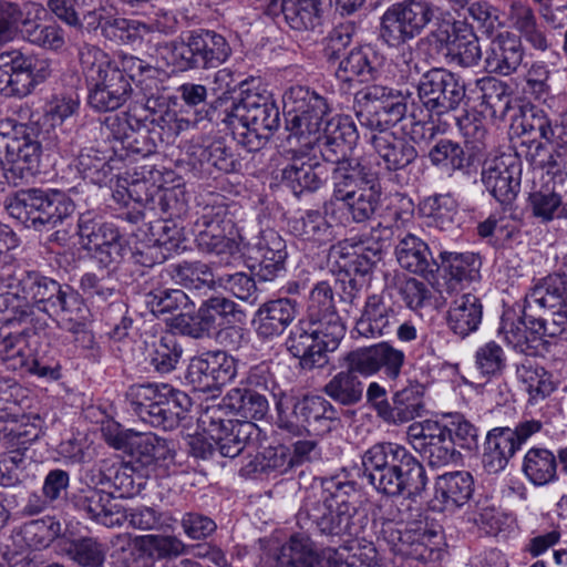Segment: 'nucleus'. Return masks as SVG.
Returning <instances> with one entry per match:
<instances>
[{
  "instance_id": "f257e3e1",
  "label": "nucleus",
  "mask_w": 567,
  "mask_h": 567,
  "mask_svg": "<svg viewBox=\"0 0 567 567\" xmlns=\"http://www.w3.org/2000/svg\"><path fill=\"white\" fill-rule=\"evenodd\" d=\"M282 103L289 115V140L293 136L302 146L317 148L330 164L350 159L349 155L359 136L350 117L333 116L326 120L330 112L327 100L301 85L286 90Z\"/></svg>"
},
{
  "instance_id": "f03ea898",
  "label": "nucleus",
  "mask_w": 567,
  "mask_h": 567,
  "mask_svg": "<svg viewBox=\"0 0 567 567\" xmlns=\"http://www.w3.org/2000/svg\"><path fill=\"white\" fill-rule=\"evenodd\" d=\"M411 95L409 90L394 91L382 85L365 86L354 95L360 123L379 131L370 142L388 171L404 169L417 158V151L410 141L388 131L404 118L408 112L405 100Z\"/></svg>"
},
{
  "instance_id": "7ed1b4c3",
  "label": "nucleus",
  "mask_w": 567,
  "mask_h": 567,
  "mask_svg": "<svg viewBox=\"0 0 567 567\" xmlns=\"http://www.w3.org/2000/svg\"><path fill=\"white\" fill-rule=\"evenodd\" d=\"M358 504L354 482L326 478L319 491L313 489L305 497L297 523L302 529H316L328 536H359L368 517L359 512Z\"/></svg>"
},
{
  "instance_id": "20e7f679",
  "label": "nucleus",
  "mask_w": 567,
  "mask_h": 567,
  "mask_svg": "<svg viewBox=\"0 0 567 567\" xmlns=\"http://www.w3.org/2000/svg\"><path fill=\"white\" fill-rule=\"evenodd\" d=\"M209 121L226 124L231 130L245 128L241 135L247 144H252V137L266 141L279 127V109L271 95L252 82L240 83L237 96L224 94L218 96L207 111Z\"/></svg>"
},
{
  "instance_id": "39448f33",
  "label": "nucleus",
  "mask_w": 567,
  "mask_h": 567,
  "mask_svg": "<svg viewBox=\"0 0 567 567\" xmlns=\"http://www.w3.org/2000/svg\"><path fill=\"white\" fill-rule=\"evenodd\" d=\"M126 398L141 421L164 430L178 426L192 406V400L185 392L166 383L132 385Z\"/></svg>"
},
{
  "instance_id": "423d86ee",
  "label": "nucleus",
  "mask_w": 567,
  "mask_h": 567,
  "mask_svg": "<svg viewBox=\"0 0 567 567\" xmlns=\"http://www.w3.org/2000/svg\"><path fill=\"white\" fill-rule=\"evenodd\" d=\"M4 207L9 215L28 228L49 230L74 213V203L55 189H21L8 197Z\"/></svg>"
},
{
  "instance_id": "0eeeda50",
  "label": "nucleus",
  "mask_w": 567,
  "mask_h": 567,
  "mask_svg": "<svg viewBox=\"0 0 567 567\" xmlns=\"http://www.w3.org/2000/svg\"><path fill=\"white\" fill-rule=\"evenodd\" d=\"M173 64L181 71L216 69L231 55L226 38L213 30L189 31L169 44Z\"/></svg>"
},
{
  "instance_id": "6e6552de",
  "label": "nucleus",
  "mask_w": 567,
  "mask_h": 567,
  "mask_svg": "<svg viewBox=\"0 0 567 567\" xmlns=\"http://www.w3.org/2000/svg\"><path fill=\"white\" fill-rule=\"evenodd\" d=\"M427 0H402L391 4L381 17L380 37L390 47H400L420 35L435 17Z\"/></svg>"
},
{
  "instance_id": "1a4fd4ad",
  "label": "nucleus",
  "mask_w": 567,
  "mask_h": 567,
  "mask_svg": "<svg viewBox=\"0 0 567 567\" xmlns=\"http://www.w3.org/2000/svg\"><path fill=\"white\" fill-rule=\"evenodd\" d=\"M41 155L40 142L33 130L16 128L0 134V169L8 183L17 186L37 169Z\"/></svg>"
},
{
  "instance_id": "9d476101",
  "label": "nucleus",
  "mask_w": 567,
  "mask_h": 567,
  "mask_svg": "<svg viewBox=\"0 0 567 567\" xmlns=\"http://www.w3.org/2000/svg\"><path fill=\"white\" fill-rule=\"evenodd\" d=\"M416 87L422 105L430 113L439 116L467 103L464 81L443 68H433L423 73Z\"/></svg>"
},
{
  "instance_id": "9b49d317",
  "label": "nucleus",
  "mask_w": 567,
  "mask_h": 567,
  "mask_svg": "<svg viewBox=\"0 0 567 567\" xmlns=\"http://www.w3.org/2000/svg\"><path fill=\"white\" fill-rule=\"evenodd\" d=\"M198 422L215 442L216 453L229 458L236 457L245 450L256 427L250 421L229 419L228 412L220 404L206 406Z\"/></svg>"
},
{
  "instance_id": "f8f14e48",
  "label": "nucleus",
  "mask_w": 567,
  "mask_h": 567,
  "mask_svg": "<svg viewBox=\"0 0 567 567\" xmlns=\"http://www.w3.org/2000/svg\"><path fill=\"white\" fill-rule=\"evenodd\" d=\"M342 336H331L323 326L299 322L295 326L286 340V348L290 354L299 359V365L305 370L323 368L329 362V352L339 347Z\"/></svg>"
},
{
  "instance_id": "ddd939ff",
  "label": "nucleus",
  "mask_w": 567,
  "mask_h": 567,
  "mask_svg": "<svg viewBox=\"0 0 567 567\" xmlns=\"http://www.w3.org/2000/svg\"><path fill=\"white\" fill-rule=\"evenodd\" d=\"M543 423L538 420H525L515 425L497 426L486 434L482 463L489 474H497L506 468L509 460L527 440L540 432Z\"/></svg>"
},
{
  "instance_id": "4468645a",
  "label": "nucleus",
  "mask_w": 567,
  "mask_h": 567,
  "mask_svg": "<svg viewBox=\"0 0 567 567\" xmlns=\"http://www.w3.org/2000/svg\"><path fill=\"white\" fill-rule=\"evenodd\" d=\"M18 30L27 41L47 50L58 51L65 44L64 31L60 25L22 19L17 4L0 2V45L10 41Z\"/></svg>"
},
{
  "instance_id": "2eb2a0df",
  "label": "nucleus",
  "mask_w": 567,
  "mask_h": 567,
  "mask_svg": "<svg viewBox=\"0 0 567 567\" xmlns=\"http://www.w3.org/2000/svg\"><path fill=\"white\" fill-rule=\"evenodd\" d=\"M197 247L207 254L228 257L238 252V243L231 237L234 220L224 205L205 207L197 219Z\"/></svg>"
},
{
  "instance_id": "dca6fc26",
  "label": "nucleus",
  "mask_w": 567,
  "mask_h": 567,
  "mask_svg": "<svg viewBox=\"0 0 567 567\" xmlns=\"http://www.w3.org/2000/svg\"><path fill=\"white\" fill-rule=\"evenodd\" d=\"M282 401L277 403L280 427L289 432H297L299 423L317 435H323L340 425L339 411L327 399L320 395H306L292 404V415L296 422L285 420L282 415Z\"/></svg>"
},
{
  "instance_id": "f3484780",
  "label": "nucleus",
  "mask_w": 567,
  "mask_h": 567,
  "mask_svg": "<svg viewBox=\"0 0 567 567\" xmlns=\"http://www.w3.org/2000/svg\"><path fill=\"white\" fill-rule=\"evenodd\" d=\"M78 228L83 248L101 265L109 267L120 262L125 245L116 226L95 220L87 213L80 216Z\"/></svg>"
},
{
  "instance_id": "a211bd4d",
  "label": "nucleus",
  "mask_w": 567,
  "mask_h": 567,
  "mask_svg": "<svg viewBox=\"0 0 567 567\" xmlns=\"http://www.w3.org/2000/svg\"><path fill=\"white\" fill-rule=\"evenodd\" d=\"M236 374V359L225 351L216 350L192 358L185 379L195 390L208 392L229 383Z\"/></svg>"
},
{
  "instance_id": "6ab92c4d",
  "label": "nucleus",
  "mask_w": 567,
  "mask_h": 567,
  "mask_svg": "<svg viewBox=\"0 0 567 567\" xmlns=\"http://www.w3.org/2000/svg\"><path fill=\"white\" fill-rule=\"evenodd\" d=\"M522 164L512 155L487 159L482 171V182L493 197L503 205L512 204L520 187Z\"/></svg>"
},
{
  "instance_id": "aec40b11",
  "label": "nucleus",
  "mask_w": 567,
  "mask_h": 567,
  "mask_svg": "<svg viewBox=\"0 0 567 567\" xmlns=\"http://www.w3.org/2000/svg\"><path fill=\"white\" fill-rule=\"evenodd\" d=\"M400 310V305L393 301L390 293H373L365 300L355 330L367 338L392 334L401 321Z\"/></svg>"
},
{
  "instance_id": "412c9836",
  "label": "nucleus",
  "mask_w": 567,
  "mask_h": 567,
  "mask_svg": "<svg viewBox=\"0 0 567 567\" xmlns=\"http://www.w3.org/2000/svg\"><path fill=\"white\" fill-rule=\"evenodd\" d=\"M52 303L49 308H43V311L50 316L58 318V323L62 329H65L75 336V341H83L84 347L90 348L93 343L92 334L85 328V318L87 309L83 299L69 285H61Z\"/></svg>"
},
{
  "instance_id": "4be33fe9",
  "label": "nucleus",
  "mask_w": 567,
  "mask_h": 567,
  "mask_svg": "<svg viewBox=\"0 0 567 567\" xmlns=\"http://www.w3.org/2000/svg\"><path fill=\"white\" fill-rule=\"evenodd\" d=\"M93 87L89 94L90 105L101 112L120 109L131 96L133 90L117 68L115 61L100 70V74L91 81Z\"/></svg>"
},
{
  "instance_id": "5701e85b",
  "label": "nucleus",
  "mask_w": 567,
  "mask_h": 567,
  "mask_svg": "<svg viewBox=\"0 0 567 567\" xmlns=\"http://www.w3.org/2000/svg\"><path fill=\"white\" fill-rule=\"evenodd\" d=\"M331 255L341 272L364 277L382 259V245L370 239H346L333 246Z\"/></svg>"
},
{
  "instance_id": "b1692460",
  "label": "nucleus",
  "mask_w": 567,
  "mask_h": 567,
  "mask_svg": "<svg viewBox=\"0 0 567 567\" xmlns=\"http://www.w3.org/2000/svg\"><path fill=\"white\" fill-rule=\"evenodd\" d=\"M406 449L392 442L378 443L367 450L362 455L363 476L381 494H385L390 477Z\"/></svg>"
},
{
  "instance_id": "393cba45",
  "label": "nucleus",
  "mask_w": 567,
  "mask_h": 567,
  "mask_svg": "<svg viewBox=\"0 0 567 567\" xmlns=\"http://www.w3.org/2000/svg\"><path fill=\"white\" fill-rule=\"evenodd\" d=\"M404 359L403 351L386 342L349 352L351 367L363 377H370L382 371L386 378L394 380L401 373Z\"/></svg>"
},
{
  "instance_id": "a878e982",
  "label": "nucleus",
  "mask_w": 567,
  "mask_h": 567,
  "mask_svg": "<svg viewBox=\"0 0 567 567\" xmlns=\"http://www.w3.org/2000/svg\"><path fill=\"white\" fill-rule=\"evenodd\" d=\"M0 287L21 290L43 310L51 306L61 284L35 271L8 268L0 271Z\"/></svg>"
},
{
  "instance_id": "bb28decb",
  "label": "nucleus",
  "mask_w": 567,
  "mask_h": 567,
  "mask_svg": "<svg viewBox=\"0 0 567 567\" xmlns=\"http://www.w3.org/2000/svg\"><path fill=\"white\" fill-rule=\"evenodd\" d=\"M527 302L524 301L522 316L514 310H506L503 313L499 333L514 350L530 355L537 353L545 346L537 326L532 318H527Z\"/></svg>"
},
{
  "instance_id": "cd10ccee",
  "label": "nucleus",
  "mask_w": 567,
  "mask_h": 567,
  "mask_svg": "<svg viewBox=\"0 0 567 567\" xmlns=\"http://www.w3.org/2000/svg\"><path fill=\"white\" fill-rule=\"evenodd\" d=\"M383 56L371 45L351 49L338 63L336 76L344 83H369L377 80Z\"/></svg>"
},
{
  "instance_id": "c85d7f7f",
  "label": "nucleus",
  "mask_w": 567,
  "mask_h": 567,
  "mask_svg": "<svg viewBox=\"0 0 567 567\" xmlns=\"http://www.w3.org/2000/svg\"><path fill=\"white\" fill-rule=\"evenodd\" d=\"M71 503L79 513L101 525L112 527L121 524L120 507L114 503L112 493L85 486L72 495Z\"/></svg>"
},
{
  "instance_id": "c756f323",
  "label": "nucleus",
  "mask_w": 567,
  "mask_h": 567,
  "mask_svg": "<svg viewBox=\"0 0 567 567\" xmlns=\"http://www.w3.org/2000/svg\"><path fill=\"white\" fill-rule=\"evenodd\" d=\"M328 169L303 152L295 153L291 163L281 171L282 183L296 196L318 190L327 179Z\"/></svg>"
},
{
  "instance_id": "7c9ffc66",
  "label": "nucleus",
  "mask_w": 567,
  "mask_h": 567,
  "mask_svg": "<svg viewBox=\"0 0 567 567\" xmlns=\"http://www.w3.org/2000/svg\"><path fill=\"white\" fill-rule=\"evenodd\" d=\"M331 165L332 195L324 204L326 212L330 205L377 181L375 173L359 159L350 158Z\"/></svg>"
},
{
  "instance_id": "2f4dec72",
  "label": "nucleus",
  "mask_w": 567,
  "mask_h": 567,
  "mask_svg": "<svg viewBox=\"0 0 567 567\" xmlns=\"http://www.w3.org/2000/svg\"><path fill=\"white\" fill-rule=\"evenodd\" d=\"M433 507L454 512L472 497L474 480L470 472L456 471L436 477Z\"/></svg>"
},
{
  "instance_id": "473e14b6",
  "label": "nucleus",
  "mask_w": 567,
  "mask_h": 567,
  "mask_svg": "<svg viewBox=\"0 0 567 567\" xmlns=\"http://www.w3.org/2000/svg\"><path fill=\"white\" fill-rule=\"evenodd\" d=\"M393 475L394 477H390V484L384 495L415 499L425 492L427 485L425 468L408 450L401 457Z\"/></svg>"
},
{
  "instance_id": "72a5a7b5",
  "label": "nucleus",
  "mask_w": 567,
  "mask_h": 567,
  "mask_svg": "<svg viewBox=\"0 0 567 567\" xmlns=\"http://www.w3.org/2000/svg\"><path fill=\"white\" fill-rule=\"evenodd\" d=\"M321 10L316 0H269L266 13L272 17L282 14L290 28L305 31L321 24Z\"/></svg>"
},
{
  "instance_id": "f704fd0d",
  "label": "nucleus",
  "mask_w": 567,
  "mask_h": 567,
  "mask_svg": "<svg viewBox=\"0 0 567 567\" xmlns=\"http://www.w3.org/2000/svg\"><path fill=\"white\" fill-rule=\"evenodd\" d=\"M296 315L295 300L280 298L262 303L255 315L257 334L262 339L280 336L293 321Z\"/></svg>"
},
{
  "instance_id": "c9c22d12",
  "label": "nucleus",
  "mask_w": 567,
  "mask_h": 567,
  "mask_svg": "<svg viewBox=\"0 0 567 567\" xmlns=\"http://www.w3.org/2000/svg\"><path fill=\"white\" fill-rule=\"evenodd\" d=\"M520 40L509 33L495 37L487 50L485 69L489 73L509 75L515 72L523 61Z\"/></svg>"
},
{
  "instance_id": "e433bc0d",
  "label": "nucleus",
  "mask_w": 567,
  "mask_h": 567,
  "mask_svg": "<svg viewBox=\"0 0 567 567\" xmlns=\"http://www.w3.org/2000/svg\"><path fill=\"white\" fill-rule=\"evenodd\" d=\"M308 316L309 320L323 326L331 336L344 337L346 328L334 309L333 289L327 281H320L312 288Z\"/></svg>"
},
{
  "instance_id": "4c0bfd02",
  "label": "nucleus",
  "mask_w": 567,
  "mask_h": 567,
  "mask_svg": "<svg viewBox=\"0 0 567 567\" xmlns=\"http://www.w3.org/2000/svg\"><path fill=\"white\" fill-rule=\"evenodd\" d=\"M395 256L402 268L416 275H434L440 268L427 244L412 234H406L399 240Z\"/></svg>"
},
{
  "instance_id": "58836bf2",
  "label": "nucleus",
  "mask_w": 567,
  "mask_h": 567,
  "mask_svg": "<svg viewBox=\"0 0 567 567\" xmlns=\"http://www.w3.org/2000/svg\"><path fill=\"white\" fill-rule=\"evenodd\" d=\"M346 370L334 374L323 386V393L337 403L351 406L359 403L363 396L364 384L357 375L358 370L350 364L349 352L342 358Z\"/></svg>"
},
{
  "instance_id": "ea45409f",
  "label": "nucleus",
  "mask_w": 567,
  "mask_h": 567,
  "mask_svg": "<svg viewBox=\"0 0 567 567\" xmlns=\"http://www.w3.org/2000/svg\"><path fill=\"white\" fill-rule=\"evenodd\" d=\"M483 317L481 299L473 293L457 296L447 311V324L457 336L464 338L477 330Z\"/></svg>"
},
{
  "instance_id": "a19ab883",
  "label": "nucleus",
  "mask_w": 567,
  "mask_h": 567,
  "mask_svg": "<svg viewBox=\"0 0 567 567\" xmlns=\"http://www.w3.org/2000/svg\"><path fill=\"white\" fill-rule=\"evenodd\" d=\"M424 386L419 382H410L392 396L388 412V424L399 425L420 417L424 411Z\"/></svg>"
},
{
  "instance_id": "79ce46f5",
  "label": "nucleus",
  "mask_w": 567,
  "mask_h": 567,
  "mask_svg": "<svg viewBox=\"0 0 567 567\" xmlns=\"http://www.w3.org/2000/svg\"><path fill=\"white\" fill-rule=\"evenodd\" d=\"M550 120L543 110L532 106L523 111L515 130L522 136L523 145L535 146V154L530 155L532 162L544 150V144L539 140L553 138Z\"/></svg>"
},
{
  "instance_id": "37998d69",
  "label": "nucleus",
  "mask_w": 567,
  "mask_h": 567,
  "mask_svg": "<svg viewBox=\"0 0 567 567\" xmlns=\"http://www.w3.org/2000/svg\"><path fill=\"white\" fill-rule=\"evenodd\" d=\"M527 309H567V275H549L525 297Z\"/></svg>"
},
{
  "instance_id": "c03bdc74",
  "label": "nucleus",
  "mask_w": 567,
  "mask_h": 567,
  "mask_svg": "<svg viewBox=\"0 0 567 567\" xmlns=\"http://www.w3.org/2000/svg\"><path fill=\"white\" fill-rule=\"evenodd\" d=\"M381 190L375 182L343 197L333 205L343 210L353 223L370 220L380 207Z\"/></svg>"
},
{
  "instance_id": "a18cd8bd",
  "label": "nucleus",
  "mask_w": 567,
  "mask_h": 567,
  "mask_svg": "<svg viewBox=\"0 0 567 567\" xmlns=\"http://www.w3.org/2000/svg\"><path fill=\"white\" fill-rule=\"evenodd\" d=\"M219 404L225 408V411L229 410L247 420H261L269 410L266 395L247 388L231 389Z\"/></svg>"
},
{
  "instance_id": "49530a36",
  "label": "nucleus",
  "mask_w": 567,
  "mask_h": 567,
  "mask_svg": "<svg viewBox=\"0 0 567 567\" xmlns=\"http://www.w3.org/2000/svg\"><path fill=\"white\" fill-rule=\"evenodd\" d=\"M320 560L311 538L305 534H295L281 546L276 567H317Z\"/></svg>"
},
{
  "instance_id": "de8ad7c7",
  "label": "nucleus",
  "mask_w": 567,
  "mask_h": 567,
  "mask_svg": "<svg viewBox=\"0 0 567 567\" xmlns=\"http://www.w3.org/2000/svg\"><path fill=\"white\" fill-rule=\"evenodd\" d=\"M431 37L445 43L447 55H451L452 60L462 66H473L482 56L478 40L471 31L463 34L455 33L451 37L447 30H437L432 32Z\"/></svg>"
},
{
  "instance_id": "09e8293b",
  "label": "nucleus",
  "mask_w": 567,
  "mask_h": 567,
  "mask_svg": "<svg viewBox=\"0 0 567 567\" xmlns=\"http://www.w3.org/2000/svg\"><path fill=\"white\" fill-rule=\"evenodd\" d=\"M417 452L431 466L437 467L455 461L457 454L447 429L439 422L432 430H427L425 442L417 443Z\"/></svg>"
},
{
  "instance_id": "8fccbe9b",
  "label": "nucleus",
  "mask_w": 567,
  "mask_h": 567,
  "mask_svg": "<svg viewBox=\"0 0 567 567\" xmlns=\"http://www.w3.org/2000/svg\"><path fill=\"white\" fill-rule=\"evenodd\" d=\"M28 331L27 327L20 330L0 327V357L8 369L22 370L29 364Z\"/></svg>"
},
{
  "instance_id": "3c124183",
  "label": "nucleus",
  "mask_w": 567,
  "mask_h": 567,
  "mask_svg": "<svg viewBox=\"0 0 567 567\" xmlns=\"http://www.w3.org/2000/svg\"><path fill=\"white\" fill-rule=\"evenodd\" d=\"M292 468L290 451L284 445L266 447L259 455L241 467L243 475L285 474Z\"/></svg>"
},
{
  "instance_id": "603ef678",
  "label": "nucleus",
  "mask_w": 567,
  "mask_h": 567,
  "mask_svg": "<svg viewBox=\"0 0 567 567\" xmlns=\"http://www.w3.org/2000/svg\"><path fill=\"white\" fill-rule=\"evenodd\" d=\"M151 31V25L140 20L112 16L104 23L103 37L116 44L136 45L141 44Z\"/></svg>"
},
{
  "instance_id": "864d4df0",
  "label": "nucleus",
  "mask_w": 567,
  "mask_h": 567,
  "mask_svg": "<svg viewBox=\"0 0 567 567\" xmlns=\"http://www.w3.org/2000/svg\"><path fill=\"white\" fill-rule=\"evenodd\" d=\"M523 472L534 485H546L556 478V457L547 449H530L525 454Z\"/></svg>"
},
{
  "instance_id": "5fc2aeb1",
  "label": "nucleus",
  "mask_w": 567,
  "mask_h": 567,
  "mask_svg": "<svg viewBox=\"0 0 567 567\" xmlns=\"http://www.w3.org/2000/svg\"><path fill=\"white\" fill-rule=\"evenodd\" d=\"M516 375L526 385L530 400L534 402L545 399L555 389L549 373L532 359L525 358L516 365Z\"/></svg>"
},
{
  "instance_id": "6e6d98bb",
  "label": "nucleus",
  "mask_w": 567,
  "mask_h": 567,
  "mask_svg": "<svg viewBox=\"0 0 567 567\" xmlns=\"http://www.w3.org/2000/svg\"><path fill=\"white\" fill-rule=\"evenodd\" d=\"M83 179L95 185H106L112 179L113 167L109 157L94 148H84L80 152L74 164Z\"/></svg>"
},
{
  "instance_id": "4d7b16f0",
  "label": "nucleus",
  "mask_w": 567,
  "mask_h": 567,
  "mask_svg": "<svg viewBox=\"0 0 567 567\" xmlns=\"http://www.w3.org/2000/svg\"><path fill=\"white\" fill-rule=\"evenodd\" d=\"M481 95V105L489 111L493 117H504L511 109L508 86L495 78H483L476 81Z\"/></svg>"
},
{
  "instance_id": "13d9d810",
  "label": "nucleus",
  "mask_w": 567,
  "mask_h": 567,
  "mask_svg": "<svg viewBox=\"0 0 567 567\" xmlns=\"http://www.w3.org/2000/svg\"><path fill=\"white\" fill-rule=\"evenodd\" d=\"M289 227L295 236L305 240L324 243L332 236L331 225L323 214L316 209H309L302 216L291 219Z\"/></svg>"
},
{
  "instance_id": "bf43d9fd",
  "label": "nucleus",
  "mask_w": 567,
  "mask_h": 567,
  "mask_svg": "<svg viewBox=\"0 0 567 567\" xmlns=\"http://www.w3.org/2000/svg\"><path fill=\"white\" fill-rule=\"evenodd\" d=\"M131 454L144 466L158 464L173 457L169 443L156 435H135Z\"/></svg>"
},
{
  "instance_id": "052dcab7",
  "label": "nucleus",
  "mask_w": 567,
  "mask_h": 567,
  "mask_svg": "<svg viewBox=\"0 0 567 567\" xmlns=\"http://www.w3.org/2000/svg\"><path fill=\"white\" fill-rule=\"evenodd\" d=\"M440 258L442 266L456 281H473L480 276L482 260L474 252L442 251Z\"/></svg>"
},
{
  "instance_id": "680f3d73",
  "label": "nucleus",
  "mask_w": 567,
  "mask_h": 567,
  "mask_svg": "<svg viewBox=\"0 0 567 567\" xmlns=\"http://www.w3.org/2000/svg\"><path fill=\"white\" fill-rule=\"evenodd\" d=\"M7 291L0 293V313L3 315L2 327L13 326L14 323H28L32 317V305L27 295L21 290L6 288Z\"/></svg>"
},
{
  "instance_id": "e2e57ef3",
  "label": "nucleus",
  "mask_w": 567,
  "mask_h": 567,
  "mask_svg": "<svg viewBox=\"0 0 567 567\" xmlns=\"http://www.w3.org/2000/svg\"><path fill=\"white\" fill-rule=\"evenodd\" d=\"M189 303L188 296L181 289L155 288L145 293V305L156 316L185 310Z\"/></svg>"
},
{
  "instance_id": "0e129e2a",
  "label": "nucleus",
  "mask_w": 567,
  "mask_h": 567,
  "mask_svg": "<svg viewBox=\"0 0 567 567\" xmlns=\"http://www.w3.org/2000/svg\"><path fill=\"white\" fill-rule=\"evenodd\" d=\"M182 354V346L174 334L168 333L154 344L150 363L157 372L168 373L176 368Z\"/></svg>"
},
{
  "instance_id": "69168bd1",
  "label": "nucleus",
  "mask_w": 567,
  "mask_h": 567,
  "mask_svg": "<svg viewBox=\"0 0 567 567\" xmlns=\"http://www.w3.org/2000/svg\"><path fill=\"white\" fill-rule=\"evenodd\" d=\"M429 157L434 166L446 169H462L470 164V156L463 147L451 140H440L430 151Z\"/></svg>"
},
{
  "instance_id": "338daca9",
  "label": "nucleus",
  "mask_w": 567,
  "mask_h": 567,
  "mask_svg": "<svg viewBox=\"0 0 567 567\" xmlns=\"http://www.w3.org/2000/svg\"><path fill=\"white\" fill-rule=\"evenodd\" d=\"M66 553L82 567H103L105 560V550L102 544L90 537L72 542Z\"/></svg>"
},
{
  "instance_id": "774afa93",
  "label": "nucleus",
  "mask_w": 567,
  "mask_h": 567,
  "mask_svg": "<svg viewBox=\"0 0 567 567\" xmlns=\"http://www.w3.org/2000/svg\"><path fill=\"white\" fill-rule=\"evenodd\" d=\"M527 318H532L540 332L542 339L545 337H557L563 333L567 327V309H527Z\"/></svg>"
}]
</instances>
